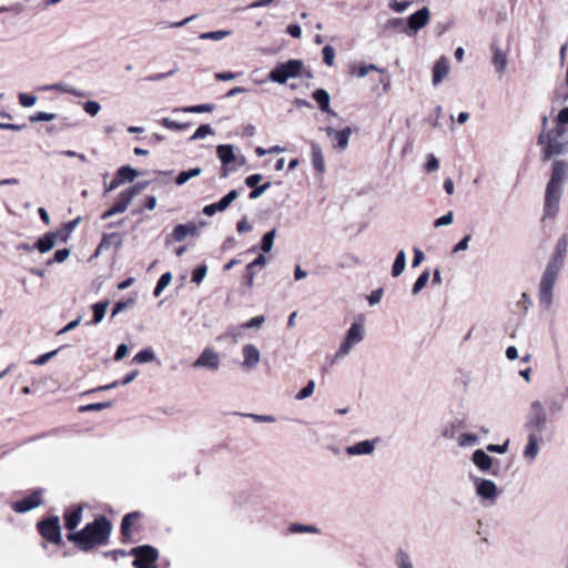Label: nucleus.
<instances>
[{
  "mask_svg": "<svg viewBox=\"0 0 568 568\" xmlns=\"http://www.w3.org/2000/svg\"><path fill=\"white\" fill-rule=\"evenodd\" d=\"M567 175L568 163L561 160L554 161L551 175L546 185L542 222L557 216L562 194V183L567 179Z\"/></svg>",
  "mask_w": 568,
  "mask_h": 568,
  "instance_id": "nucleus-1",
  "label": "nucleus"
},
{
  "mask_svg": "<svg viewBox=\"0 0 568 568\" xmlns=\"http://www.w3.org/2000/svg\"><path fill=\"white\" fill-rule=\"evenodd\" d=\"M111 530V521L104 515H100L81 530L73 532V545L80 550L90 551L98 546L105 545Z\"/></svg>",
  "mask_w": 568,
  "mask_h": 568,
  "instance_id": "nucleus-2",
  "label": "nucleus"
},
{
  "mask_svg": "<svg viewBox=\"0 0 568 568\" xmlns=\"http://www.w3.org/2000/svg\"><path fill=\"white\" fill-rule=\"evenodd\" d=\"M568 242L565 236L557 242L556 250L547 264L545 273L539 284V301L546 307H549L552 301V290L557 281L559 271L564 264L567 253Z\"/></svg>",
  "mask_w": 568,
  "mask_h": 568,
  "instance_id": "nucleus-3",
  "label": "nucleus"
},
{
  "mask_svg": "<svg viewBox=\"0 0 568 568\" xmlns=\"http://www.w3.org/2000/svg\"><path fill=\"white\" fill-rule=\"evenodd\" d=\"M143 187H144V184L138 183V184H134L133 186H130L126 190L122 191L119 194V196L116 197L113 205L109 210H106L102 214L101 217L103 220H105V219L111 217L114 214L124 212L128 209L129 204L131 203L132 199L136 194H139L143 190Z\"/></svg>",
  "mask_w": 568,
  "mask_h": 568,
  "instance_id": "nucleus-4",
  "label": "nucleus"
},
{
  "mask_svg": "<svg viewBox=\"0 0 568 568\" xmlns=\"http://www.w3.org/2000/svg\"><path fill=\"white\" fill-rule=\"evenodd\" d=\"M303 68L301 60H288L277 64L271 72L270 79L276 83H285L290 78L300 75Z\"/></svg>",
  "mask_w": 568,
  "mask_h": 568,
  "instance_id": "nucleus-5",
  "label": "nucleus"
},
{
  "mask_svg": "<svg viewBox=\"0 0 568 568\" xmlns=\"http://www.w3.org/2000/svg\"><path fill=\"white\" fill-rule=\"evenodd\" d=\"M547 422L546 409L539 400H535L530 405L527 414L525 427L529 433L540 434Z\"/></svg>",
  "mask_w": 568,
  "mask_h": 568,
  "instance_id": "nucleus-6",
  "label": "nucleus"
},
{
  "mask_svg": "<svg viewBox=\"0 0 568 568\" xmlns=\"http://www.w3.org/2000/svg\"><path fill=\"white\" fill-rule=\"evenodd\" d=\"M40 535L48 542L59 545L61 542V527L58 517H50L38 523Z\"/></svg>",
  "mask_w": 568,
  "mask_h": 568,
  "instance_id": "nucleus-7",
  "label": "nucleus"
},
{
  "mask_svg": "<svg viewBox=\"0 0 568 568\" xmlns=\"http://www.w3.org/2000/svg\"><path fill=\"white\" fill-rule=\"evenodd\" d=\"M130 555L134 557L133 565L156 566L159 551L150 545L134 547L130 550Z\"/></svg>",
  "mask_w": 568,
  "mask_h": 568,
  "instance_id": "nucleus-8",
  "label": "nucleus"
},
{
  "mask_svg": "<svg viewBox=\"0 0 568 568\" xmlns=\"http://www.w3.org/2000/svg\"><path fill=\"white\" fill-rule=\"evenodd\" d=\"M364 338V327L361 323L354 322L349 329L347 331V334L345 336L344 342L341 344L336 356L343 357L347 355L352 348V346L356 343H359Z\"/></svg>",
  "mask_w": 568,
  "mask_h": 568,
  "instance_id": "nucleus-9",
  "label": "nucleus"
},
{
  "mask_svg": "<svg viewBox=\"0 0 568 568\" xmlns=\"http://www.w3.org/2000/svg\"><path fill=\"white\" fill-rule=\"evenodd\" d=\"M71 232V222L64 224V233H47L40 237L34 247L41 253H47L52 250L58 242H64Z\"/></svg>",
  "mask_w": 568,
  "mask_h": 568,
  "instance_id": "nucleus-10",
  "label": "nucleus"
},
{
  "mask_svg": "<svg viewBox=\"0 0 568 568\" xmlns=\"http://www.w3.org/2000/svg\"><path fill=\"white\" fill-rule=\"evenodd\" d=\"M136 176L138 172L134 169L129 165H123L116 171L114 178L109 184L104 182L105 191H113L125 182H132Z\"/></svg>",
  "mask_w": 568,
  "mask_h": 568,
  "instance_id": "nucleus-11",
  "label": "nucleus"
},
{
  "mask_svg": "<svg viewBox=\"0 0 568 568\" xmlns=\"http://www.w3.org/2000/svg\"><path fill=\"white\" fill-rule=\"evenodd\" d=\"M41 494V490H37L21 500L14 501L12 504L13 510L17 513H27L39 507L42 503Z\"/></svg>",
  "mask_w": 568,
  "mask_h": 568,
  "instance_id": "nucleus-12",
  "label": "nucleus"
},
{
  "mask_svg": "<svg viewBox=\"0 0 568 568\" xmlns=\"http://www.w3.org/2000/svg\"><path fill=\"white\" fill-rule=\"evenodd\" d=\"M237 191L231 190L225 196H223L219 202L205 205L203 207V213L207 216L214 215L216 212H222L226 210L231 203L237 197Z\"/></svg>",
  "mask_w": 568,
  "mask_h": 568,
  "instance_id": "nucleus-13",
  "label": "nucleus"
},
{
  "mask_svg": "<svg viewBox=\"0 0 568 568\" xmlns=\"http://www.w3.org/2000/svg\"><path fill=\"white\" fill-rule=\"evenodd\" d=\"M429 10L424 7L413 13L407 20L408 30L416 33L419 29L424 28L429 21Z\"/></svg>",
  "mask_w": 568,
  "mask_h": 568,
  "instance_id": "nucleus-14",
  "label": "nucleus"
},
{
  "mask_svg": "<svg viewBox=\"0 0 568 568\" xmlns=\"http://www.w3.org/2000/svg\"><path fill=\"white\" fill-rule=\"evenodd\" d=\"M326 133L328 136L333 138L334 148L345 150L348 146V140L352 134V129L349 126H346L343 130L336 131L335 129L328 126L326 129Z\"/></svg>",
  "mask_w": 568,
  "mask_h": 568,
  "instance_id": "nucleus-15",
  "label": "nucleus"
},
{
  "mask_svg": "<svg viewBox=\"0 0 568 568\" xmlns=\"http://www.w3.org/2000/svg\"><path fill=\"white\" fill-rule=\"evenodd\" d=\"M217 156L220 161L222 162V176L227 175L229 165L235 160V154L233 151L232 145L229 144H222L219 145L216 149Z\"/></svg>",
  "mask_w": 568,
  "mask_h": 568,
  "instance_id": "nucleus-16",
  "label": "nucleus"
},
{
  "mask_svg": "<svg viewBox=\"0 0 568 568\" xmlns=\"http://www.w3.org/2000/svg\"><path fill=\"white\" fill-rule=\"evenodd\" d=\"M219 355L213 349L206 348L195 361L194 365L216 369L219 367Z\"/></svg>",
  "mask_w": 568,
  "mask_h": 568,
  "instance_id": "nucleus-17",
  "label": "nucleus"
},
{
  "mask_svg": "<svg viewBox=\"0 0 568 568\" xmlns=\"http://www.w3.org/2000/svg\"><path fill=\"white\" fill-rule=\"evenodd\" d=\"M141 518L139 511H132L126 514L121 521V535L124 540H128L132 536V527Z\"/></svg>",
  "mask_w": 568,
  "mask_h": 568,
  "instance_id": "nucleus-18",
  "label": "nucleus"
},
{
  "mask_svg": "<svg viewBox=\"0 0 568 568\" xmlns=\"http://www.w3.org/2000/svg\"><path fill=\"white\" fill-rule=\"evenodd\" d=\"M542 160L547 161L554 155H559L564 152L565 145L559 140L546 139V143L542 144Z\"/></svg>",
  "mask_w": 568,
  "mask_h": 568,
  "instance_id": "nucleus-19",
  "label": "nucleus"
},
{
  "mask_svg": "<svg viewBox=\"0 0 568 568\" xmlns=\"http://www.w3.org/2000/svg\"><path fill=\"white\" fill-rule=\"evenodd\" d=\"M547 123H548V119H547V116H544L542 118V132L538 136V144H545L546 139L559 140L565 133L564 126L558 125V124L556 125L555 129H552L548 132H545Z\"/></svg>",
  "mask_w": 568,
  "mask_h": 568,
  "instance_id": "nucleus-20",
  "label": "nucleus"
},
{
  "mask_svg": "<svg viewBox=\"0 0 568 568\" xmlns=\"http://www.w3.org/2000/svg\"><path fill=\"white\" fill-rule=\"evenodd\" d=\"M242 352L245 367H254L260 362V351L253 344L244 345Z\"/></svg>",
  "mask_w": 568,
  "mask_h": 568,
  "instance_id": "nucleus-21",
  "label": "nucleus"
},
{
  "mask_svg": "<svg viewBox=\"0 0 568 568\" xmlns=\"http://www.w3.org/2000/svg\"><path fill=\"white\" fill-rule=\"evenodd\" d=\"M477 494L484 498L493 499L497 496V487L489 479H480L477 483Z\"/></svg>",
  "mask_w": 568,
  "mask_h": 568,
  "instance_id": "nucleus-22",
  "label": "nucleus"
},
{
  "mask_svg": "<svg viewBox=\"0 0 568 568\" xmlns=\"http://www.w3.org/2000/svg\"><path fill=\"white\" fill-rule=\"evenodd\" d=\"M311 149L313 168L317 173L323 174L325 172V161L322 149L320 144L315 142L311 144Z\"/></svg>",
  "mask_w": 568,
  "mask_h": 568,
  "instance_id": "nucleus-23",
  "label": "nucleus"
},
{
  "mask_svg": "<svg viewBox=\"0 0 568 568\" xmlns=\"http://www.w3.org/2000/svg\"><path fill=\"white\" fill-rule=\"evenodd\" d=\"M449 71V65L445 58H440L435 62V65L433 68V82L434 84L439 83Z\"/></svg>",
  "mask_w": 568,
  "mask_h": 568,
  "instance_id": "nucleus-24",
  "label": "nucleus"
},
{
  "mask_svg": "<svg viewBox=\"0 0 568 568\" xmlns=\"http://www.w3.org/2000/svg\"><path fill=\"white\" fill-rule=\"evenodd\" d=\"M196 231V227L194 224H178L173 231L171 236L176 242H182L187 235L194 234Z\"/></svg>",
  "mask_w": 568,
  "mask_h": 568,
  "instance_id": "nucleus-25",
  "label": "nucleus"
},
{
  "mask_svg": "<svg viewBox=\"0 0 568 568\" xmlns=\"http://www.w3.org/2000/svg\"><path fill=\"white\" fill-rule=\"evenodd\" d=\"M473 462L480 470H488L493 460L484 450L477 449L473 454Z\"/></svg>",
  "mask_w": 568,
  "mask_h": 568,
  "instance_id": "nucleus-26",
  "label": "nucleus"
},
{
  "mask_svg": "<svg viewBox=\"0 0 568 568\" xmlns=\"http://www.w3.org/2000/svg\"><path fill=\"white\" fill-rule=\"evenodd\" d=\"M493 51V63L497 71L503 72L507 65L506 53L496 44L491 45Z\"/></svg>",
  "mask_w": 568,
  "mask_h": 568,
  "instance_id": "nucleus-27",
  "label": "nucleus"
},
{
  "mask_svg": "<svg viewBox=\"0 0 568 568\" xmlns=\"http://www.w3.org/2000/svg\"><path fill=\"white\" fill-rule=\"evenodd\" d=\"M539 435L540 434L529 433L528 442L524 452L526 458L534 459L537 456Z\"/></svg>",
  "mask_w": 568,
  "mask_h": 568,
  "instance_id": "nucleus-28",
  "label": "nucleus"
},
{
  "mask_svg": "<svg viewBox=\"0 0 568 568\" xmlns=\"http://www.w3.org/2000/svg\"><path fill=\"white\" fill-rule=\"evenodd\" d=\"M374 450V444L369 440H363L356 443L353 446L347 447V453L349 455H364L369 454Z\"/></svg>",
  "mask_w": 568,
  "mask_h": 568,
  "instance_id": "nucleus-29",
  "label": "nucleus"
},
{
  "mask_svg": "<svg viewBox=\"0 0 568 568\" xmlns=\"http://www.w3.org/2000/svg\"><path fill=\"white\" fill-rule=\"evenodd\" d=\"M313 99L317 102L323 112H331L329 94L324 89H317L313 93Z\"/></svg>",
  "mask_w": 568,
  "mask_h": 568,
  "instance_id": "nucleus-30",
  "label": "nucleus"
},
{
  "mask_svg": "<svg viewBox=\"0 0 568 568\" xmlns=\"http://www.w3.org/2000/svg\"><path fill=\"white\" fill-rule=\"evenodd\" d=\"M122 244V236L120 233L113 232L104 234L100 242L99 248H108L111 245L118 247Z\"/></svg>",
  "mask_w": 568,
  "mask_h": 568,
  "instance_id": "nucleus-31",
  "label": "nucleus"
},
{
  "mask_svg": "<svg viewBox=\"0 0 568 568\" xmlns=\"http://www.w3.org/2000/svg\"><path fill=\"white\" fill-rule=\"evenodd\" d=\"M108 305H109L108 301L99 302V303H95L92 305V311H93L92 322L94 324H98L103 320L106 308H108Z\"/></svg>",
  "mask_w": 568,
  "mask_h": 568,
  "instance_id": "nucleus-32",
  "label": "nucleus"
},
{
  "mask_svg": "<svg viewBox=\"0 0 568 568\" xmlns=\"http://www.w3.org/2000/svg\"><path fill=\"white\" fill-rule=\"evenodd\" d=\"M406 264V255L404 251H399L396 255V258L394 261L393 267H392V275L394 277L402 274V272L405 268Z\"/></svg>",
  "mask_w": 568,
  "mask_h": 568,
  "instance_id": "nucleus-33",
  "label": "nucleus"
},
{
  "mask_svg": "<svg viewBox=\"0 0 568 568\" xmlns=\"http://www.w3.org/2000/svg\"><path fill=\"white\" fill-rule=\"evenodd\" d=\"M201 168H194L189 171H182L175 179L178 185H182L187 182L191 178L199 176L201 174Z\"/></svg>",
  "mask_w": 568,
  "mask_h": 568,
  "instance_id": "nucleus-34",
  "label": "nucleus"
},
{
  "mask_svg": "<svg viewBox=\"0 0 568 568\" xmlns=\"http://www.w3.org/2000/svg\"><path fill=\"white\" fill-rule=\"evenodd\" d=\"M171 281H172V274L170 272L163 273L155 285L153 295L156 297L160 296V294L171 283Z\"/></svg>",
  "mask_w": 568,
  "mask_h": 568,
  "instance_id": "nucleus-35",
  "label": "nucleus"
},
{
  "mask_svg": "<svg viewBox=\"0 0 568 568\" xmlns=\"http://www.w3.org/2000/svg\"><path fill=\"white\" fill-rule=\"evenodd\" d=\"M134 304H135L134 297H130L125 301L116 302L112 308L111 317H114L116 314L123 312L124 310L132 307Z\"/></svg>",
  "mask_w": 568,
  "mask_h": 568,
  "instance_id": "nucleus-36",
  "label": "nucleus"
},
{
  "mask_svg": "<svg viewBox=\"0 0 568 568\" xmlns=\"http://www.w3.org/2000/svg\"><path fill=\"white\" fill-rule=\"evenodd\" d=\"M214 110L213 104H196V105H190L184 106L181 109V111L185 113H205V112H212Z\"/></svg>",
  "mask_w": 568,
  "mask_h": 568,
  "instance_id": "nucleus-37",
  "label": "nucleus"
},
{
  "mask_svg": "<svg viewBox=\"0 0 568 568\" xmlns=\"http://www.w3.org/2000/svg\"><path fill=\"white\" fill-rule=\"evenodd\" d=\"M161 124L164 128L170 129V130H174V131H183V130H186L190 126L189 123H180V122L171 120L169 118H163L161 120Z\"/></svg>",
  "mask_w": 568,
  "mask_h": 568,
  "instance_id": "nucleus-38",
  "label": "nucleus"
},
{
  "mask_svg": "<svg viewBox=\"0 0 568 568\" xmlns=\"http://www.w3.org/2000/svg\"><path fill=\"white\" fill-rule=\"evenodd\" d=\"M428 280H429V272L428 271H424L419 276L418 278L416 280L415 284L413 285V294H417L418 292H420L425 286L426 284L428 283Z\"/></svg>",
  "mask_w": 568,
  "mask_h": 568,
  "instance_id": "nucleus-39",
  "label": "nucleus"
},
{
  "mask_svg": "<svg viewBox=\"0 0 568 568\" xmlns=\"http://www.w3.org/2000/svg\"><path fill=\"white\" fill-rule=\"evenodd\" d=\"M274 236H275V230H271L270 232L265 233L262 237V243H261V250L265 253L270 252L272 246H273V242H274Z\"/></svg>",
  "mask_w": 568,
  "mask_h": 568,
  "instance_id": "nucleus-40",
  "label": "nucleus"
},
{
  "mask_svg": "<svg viewBox=\"0 0 568 568\" xmlns=\"http://www.w3.org/2000/svg\"><path fill=\"white\" fill-rule=\"evenodd\" d=\"M371 71L382 72L383 70L378 69L375 64H362L358 68H354L353 74H356L358 78H363L367 75Z\"/></svg>",
  "mask_w": 568,
  "mask_h": 568,
  "instance_id": "nucleus-41",
  "label": "nucleus"
},
{
  "mask_svg": "<svg viewBox=\"0 0 568 568\" xmlns=\"http://www.w3.org/2000/svg\"><path fill=\"white\" fill-rule=\"evenodd\" d=\"M138 374H139L138 371L130 372L123 377V379L121 382H113L112 384H110L105 387H100L99 389H110V388L116 387L118 385H126V384L131 383L132 381H134V378L138 376Z\"/></svg>",
  "mask_w": 568,
  "mask_h": 568,
  "instance_id": "nucleus-42",
  "label": "nucleus"
},
{
  "mask_svg": "<svg viewBox=\"0 0 568 568\" xmlns=\"http://www.w3.org/2000/svg\"><path fill=\"white\" fill-rule=\"evenodd\" d=\"M154 358V353L151 349H142L134 357V363H148Z\"/></svg>",
  "mask_w": 568,
  "mask_h": 568,
  "instance_id": "nucleus-43",
  "label": "nucleus"
},
{
  "mask_svg": "<svg viewBox=\"0 0 568 568\" xmlns=\"http://www.w3.org/2000/svg\"><path fill=\"white\" fill-rule=\"evenodd\" d=\"M254 277H255V268L251 266L250 264L246 265L245 272L243 274V283L248 288H251L254 284Z\"/></svg>",
  "mask_w": 568,
  "mask_h": 568,
  "instance_id": "nucleus-44",
  "label": "nucleus"
},
{
  "mask_svg": "<svg viewBox=\"0 0 568 568\" xmlns=\"http://www.w3.org/2000/svg\"><path fill=\"white\" fill-rule=\"evenodd\" d=\"M323 54V61L328 65L332 67L334 64L335 59V50L332 45H325L322 50Z\"/></svg>",
  "mask_w": 568,
  "mask_h": 568,
  "instance_id": "nucleus-45",
  "label": "nucleus"
},
{
  "mask_svg": "<svg viewBox=\"0 0 568 568\" xmlns=\"http://www.w3.org/2000/svg\"><path fill=\"white\" fill-rule=\"evenodd\" d=\"M55 114L54 113H49V112H37L36 114L31 115L30 116V121L32 123H36V122H48V121H52L55 119Z\"/></svg>",
  "mask_w": 568,
  "mask_h": 568,
  "instance_id": "nucleus-46",
  "label": "nucleus"
},
{
  "mask_svg": "<svg viewBox=\"0 0 568 568\" xmlns=\"http://www.w3.org/2000/svg\"><path fill=\"white\" fill-rule=\"evenodd\" d=\"M396 558L399 568H413L409 556L403 549L397 551Z\"/></svg>",
  "mask_w": 568,
  "mask_h": 568,
  "instance_id": "nucleus-47",
  "label": "nucleus"
},
{
  "mask_svg": "<svg viewBox=\"0 0 568 568\" xmlns=\"http://www.w3.org/2000/svg\"><path fill=\"white\" fill-rule=\"evenodd\" d=\"M37 97L28 93H19V103L23 108H31L37 103Z\"/></svg>",
  "mask_w": 568,
  "mask_h": 568,
  "instance_id": "nucleus-48",
  "label": "nucleus"
},
{
  "mask_svg": "<svg viewBox=\"0 0 568 568\" xmlns=\"http://www.w3.org/2000/svg\"><path fill=\"white\" fill-rule=\"evenodd\" d=\"M207 272L206 265H200L192 272V282L200 284L205 277Z\"/></svg>",
  "mask_w": 568,
  "mask_h": 568,
  "instance_id": "nucleus-49",
  "label": "nucleus"
},
{
  "mask_svg": "<svg viewBox=\"0 0 568 568\" xmlns=\"http://www.w3.org/2000/svg\"><path fill=\"white\" fill-rule=\"evenodd\" d=\"M39 90L41 91H50V90H57L63 93H69L71 91L70 87L67 83H55V84H48L39 87Z\"/></svg>",
  "mask_w": 568,
  "mask_h": 568,
  "instance_id": "nucleus-50",
  "label": "nucleus"
},
{
  "mask_svg": "<svg viewBox=\"0 0 568 568\" xmlns=\"http://www.w3.org/2000/svg\"><path fill=\"white\" fill-rule=\"evenodd\" d=\"M212 128L209 124H202L200 125L194 134L192 135V140L203 139L209 134H212Z\"/></svg>",
  "mask_w": 568,
  "mask_h": 568,
  "instance_id": "nucleus-51",
  "label": "nucleus"
},
{
  "mask_svg": "<svg viewBox=\"0 0 568 568\" xmlns=\"http://www.w3.org/2000/svg\"><path fill=\"white\" fill-rule=\"evenodd\" d=\"M315 383L313 381H310L305 387H303L297 394V399H304L306 397H310L314 392Z\"/></svg>",
  "mask_w": 568,
  "mask_h": 568,
  "instance_id": "nucleus-52",
  "label": "nucleus"
},
{
  "mask_svg": "<svg viewBox=\"0 0 568 568\" xmlns=\"http://www.w3.org/2000/svg\"><path fill=\"white\" fill-rule=\"evenodd\" d=\"M82 106L84 111L92 116H94L101 109L100 104L95 101H87L82 103Z\"/></svg>",
  "mask_w": 568,
  "mask_h": 568,
  "instance_id": "nucleus-53",
  "label": "nucleus"
},
{
  "mask_svg": "<svg viewBox=\"0 0 568 568\" xmlns=\"http://www.w3.org/2000/svg\"><path fill=\"white\" fill-rule=\"evenodd\" d=\"M59 352V349H54L52 352H49V353H45L43 355H40L39 357H37L36 359H33L31 363L34 364V365H44L45 363H48L52 357H54L57 355V353Z\"/></svg>",
  "mask_w": 568,
  "mask_h": 568,
  "instance_id": "nucleus-54",
  "label": "nucleus"
},
{
  "mask_svg": "<svg viewBox=\"0 0 568 568\" xmlns=\"http://www.w3.org/2000/svg\"><path fill=\"white\" fill-rule=\"evenodd\" d=\"M271 186L270 182H266L260 186H255L248 194L251 200L260 197L268 187Z\"/></svg>",
  "mask_w": 568,
  "mask_h": 568,
  "instance_id": "nucleus-55",
  "label": "nucleus"
},
{
  "mask_svg": "<svg viewBox=\"0 0 568 568\" xmlns=\"http://www.w3.org/2000/svg\"><path fill=\"white\" fill-rule=\"evenodd\" d=\"M438 168H439L438 160L433 154H428L427 161L425 163L426 171L427 172H435V171L438 170Z\"/></svg>",
  "mask_w": 568,
  "mask_h": 568,
  "instance_id": "nucleus-56",
  "label": "nucleus"
},
{
  "mask_svg": "<svg viewBox=\"0 0 568 568\" xmlns=\"http://www.w3.org/2000/svg\"><path fill=\"white\" fill-rule=\"evenodd\" d=\"M292 532H316L317 529L313 526H306L301 524H293L290 528Z\"/></svg>",
  "mask_w": 568,
  "mask_h": 568,
  "instance_id": "nucleus-57",
  "label": "nucleus"
},
{
  "mask_svg": "<svg viewBox=\"0 0 568 568\" xmlns=\"http://www.w3.org/2000/svg\"><path fill=\"white\" fill-rule=\"evenodd\" d=\"M410 4V1H400L392 0L389 3V8L395 12H404Z\"/></svg>",
  "mask_w": 568,
  "mask_h": 568,
  "instance_id": "nucleus-58",
  "label": "nucleus"
},
{
  "mask_svg": "<svg viewBox=\"0 0 568 568\" xmlns=\"http://www.w3.org/2000/svg\"><path fill=\"white\" fill-rule=\"evenodd\" d=\"M229 32L226 31H211L206 33L201 34V39H210V40H221L223 39Z\"/></svg>",
  "mask_w": 568,
  "mask_h": 568,
  "instance_id": "nucleus-59",
  "label": "nucleus"
},
{
  "mask_svg": "<svg viewBox=\"0 0 568 568\" xmlns=\"http://www.w3.org/2000/svg\"><path fill=\"white\" fill-rule=\"evenodd\" d=\"M110 406H111V403H97V404H90V405H87V406H81V407H79V410L80 412L101 410V409L108 408Z\"/></svg>",
  "mask_w": 568,
  "mask_h": 568,
  "instance_id": "nucleus-60",
  "label": "nucleus"
},
{
  "mask_svg": "<svg viewBox=\"0 0 568 568\" xmlns=\"http://www.w3.org/2000/svg\"><path fill=\"white\" fill-rule=\"evenodd\" d=\"M83 506L73 505V529L81 523Z\"/></svg>",
  "mask_w": 568,
  "mask_h": 568,
  "instance_id": "nucleus-61",
  "label": "nucleus"
},
{
  "mask_svg": "<svg viewBox=\"0 0 568 568\" xmlns=\"http://www.w3.org/2000/svg\"><path fill=\"white\" fill-rule=\"evenodd\" d=\"M453 222V212H448L447 214L437 219L434 223L435 227H439L443 225H448Z\"/></svg>",
  "mask_w": 568,
  "mask_h": 568,
  "instance_id": "nucleus-62",
  "label": "nucleus"
},
{
  "mask_svg": "<svg viewBox=\"0 0 568 568\" xmlns=\"http://www.w3.org/2000/svg\"><path fill=\"white\" fill-rule=\"evenodd\" d=\"M262 179H263L262 174H257V173L252 174L245 179V184L248 187H255L261 182Z\"/></svg>",
  "mask_w": 568,
  "mask_h": 568,
  "instance_id": "nucleus-63",
  "label": "nucleus"
},
{
  "mask_svg": "<svg viewBox=\"0 0 568 568\" xmlns=\"http://www.w3.org/2000/svg\"><path fill=\"white\" fill-rule=\"evenodd\" d=\"M557 124L561 126L564 124H568V106L559 111L557 115Z\"/></svg>",
  "mask_w": 568,
  "mask_h": 568,
  "instance_id": "nucleus-64",
  "label": "nucleus"
}]
</instances>
